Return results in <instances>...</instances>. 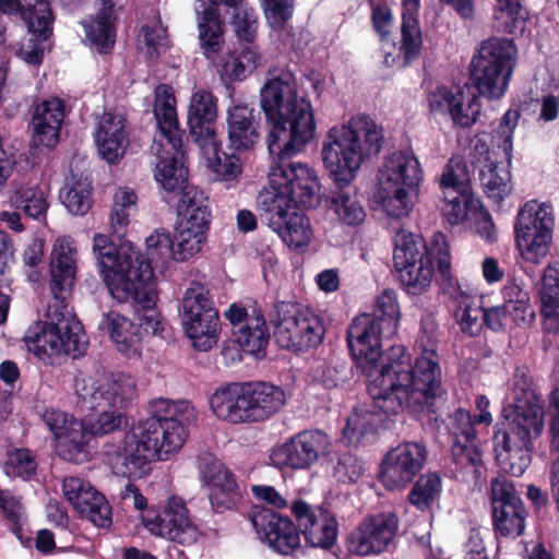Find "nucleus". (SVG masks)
<instances>
[{"mask_svg": "<svg viewBox=\"0 0 559 559\" xmlns=\"http://www.w3.org/2000/svg\"><path fill=\"white\" fill-rule=\"evenodd\" d=\"M261 108L272 124L267 136L271 158L267 187L260 191L257 205L261 221L293 249L308 247L312 230L309 218L296 205L314 207L320 203V183L309 165L293 162L316 135L311 103L297 93L290 72L269 79L260 91Z\"/></svg>", "mask_w": 559, "mask_h": 559, "instance_id": "1", "label": "nucleus"}, {"mask_svg": "<svg viewBox=\"0 0 559 559\" xmlns=\"http://www.w3.org/2000/svg\"><path fill=\"white\" fill-rule=\"evenodd\" d=\"M395 332L370 313L356 317L347 331L348 347L368 379V393L384 412H417L440 395L441 370L435 349H424L415 361L403 345L383 355L381 340Z\"/></svg>", "mask_w": 559, "mask_h": 559, "instance_id": "2", "label": "nucleus"}, {"mask_svg": "<svg viewBox=\"0 0 559 559\" xmlns=\"http://www.w3.org/2000/svg\"><path fill=\"white\" fill-rule=\"evenodd\" d=\"M383 130L368 115L358 114L329 129L321 155L325 169L338 187L328 198V207L342 225L356 227L366 219L357 190L349 183L362 164L381 152Z\"/></svg>", "mask_w": 559, "mask_h": 559, "instance_id": "3", "label": "nucleus"}, {"mask_svg": "<svg viewBox=\"0 0 559 559\" xmlns=\"http://www.w3.org/2000/svg\"><path fill=\"white\" fill-rule=\"evenodd\" d=\"M151 416L139 420L124 435L123 448L106 451L114 474L135 476L151 462L166 461L186 442L187 429L197 418L188 401L155 399L150 403Z\"/></svg>", "mask_w": 559, "mask_h": 559, "instance_id": "4", "label": "nucleus"}, {"mask_svg": "<svg viewBox=\"0 0 559 559\" xmlns=\"http://www.w3.org/2000/svg\"><path fill=\"white\" fill-rule=\"evenodd\" d=\"M513 405L508 427L495 433V453L500 468L513 476L524 474L531 463L532 441L544 430V407L526 368H516L511 380Z\"/></svg>", "mask_w": 559, "mask_h": 559, "instance_id": "5", "label": "nucleus"}, {"mask_svg": "<svg viewBox=\"0 0 559 559\" xmlns=\"http://www.w3.org/2000/svg\"><path fill=\"white\" fill-rule=\"evenodd\" d=\"M73 390L72 403L83 415V428L92 439L126 425L122 409L138 396L135 378L122 371L80 372L74 378Z\"/></svg>", "mask_w": 559, "mask_h": 559, "instance_id": "6", "label": "nucleus"}, {"mask_svg": "<svg viewBox=\"0 0 559 559\" xmlns=\"http://www.w3.org/2000/svg\"><path fill=\"white\" fill-rule=\"evenodd\" d=\"M421 179L420 164L414 153L393 152L379 168L374 201L389 217H405L417 201Z\"/></svg>", "mask_w": 559, "mask_h": 559, "instance_id": "7", "label": "nucleus"}, {"mask_svg": "<svg viewBox=\"0 0 559 559\" xmlns=\"http://www.w3.org/2000/svg\"><path fill=\"white\" fill-rule=\"evenodd\" d=\"M520 119L516 109H509L502 116L492 134L493 144L504 154V162H499L496 152L490 151L487 142L477 139L472 152V163L478 170L480 185L489 199L500 203L512 192L511 159L513 152V133Z\"/></svg>", "mask_w": 559, "mask_h": 559, "instance_id": "8", "label": "nucleus"}, {"mask_svg": "<svg viewBox=\"0 0 559 559\" xmlns=\"http://www.w3.org/2000/svg\"><path fill=\"white\" fill-rule=\"evenodd\" d=\"M93 252L96 255L100 276L116 300H124L131 296L127 283L132 277L147 273L148 263L139 249L130 241H121L114 247L104 234H96L93 239Z\"/></svg>", "mask_w": 559, "mask_h": 559, "instance_id": "9", "label": "nucleus"}, {"mask_svg": "<svg viewBox=\"0 0 559 559\" xmlns=\"http://www.w3.org/2000/svg\"><path fill=\"white\" fill-rule=\"evenodd\" d=\"M516 55L512 39L492 37L483 41L471 64V76L480 95L498 99L506 94Z\"/></svg>", "mask_w": 559, "mask_h": 559, "instance_id": "10", "label": "nucleus"}, {"mask_svg": "<svg viewBox=\"0 0 559 559\" xmlns=\"http://www.w3.org/2000/svg\"><path fill=\"white\" fill-rule=\"evenodd\" d=\"M276 343L286 349L301 350L321 344L325 326L319 314L292 302H278L270 313Z\"/></svg>", "mask_w": 559, "mask_h": 559, "instance_id": "11", "label": "nucleus"}, {"mask_svg": "<svg viewBox=\"0 0 559 559\" xmlns=\"http://www.w3.org/2000/svg\"><path fill=\"white\" fill-rule=\"evenodd\" d=\"M554 225L552 206L547 202L530 200L520 209L514 228L524 261L539 264L548 254Z\"/></svg>", "mask_w": 559, "mask_h": 559, "instance_id": "12", "label": "nucleus"}, {"mask_svg": "<svg viewBox=\"0 0 559 559\" xmlns=\"http://www.w3.org/2000/svg\"><path fill=\"white\" fill-rule=\"evenodd\" d=\"M180 316L183 329L197 349L206 352L217 343L218 312L204 285L193 282L186 289Z\"/></svg>", "mask_w": 559, "mask_h": 559, "instance_id": "13", "label": "nucleus"}, {"mask_svg": "<svg viewBox=\"0 0 559 559\" xmlns=\"http://www.w3.org/2000/svg\"><path fill=\"white\" fill-rule=\"evenodd\" d=\"M28 352L45 364L52 365L64 356L76 358L87 345L82 326L68 331L67 324L34 323L24 336Z\"/></svg>", "mask_w": 559, "mask_h": 559, "instance_id": "14", "label": "nucleus"}, {"mask_svg": "<svg viewBox=\"0 0 559 559\" xmlns=\"http://www.w3.org/2000/svg\"><path fill=\"white\" fill-rule=\"evenodd\" d=\"M393 261L402 284L409 294L426 292L432 282V258L423 238L401 230L394 239Z\"/></svg>", "mask_w": 559, "mask_h": 559, "instance_id": "15", "label": "nucleus"}, {"mask_svg": "<svg viewBox=\"0 0 559 559\" xmlns=\"http://www.w3.org/2000/svg\"><path fill=\"white\" fill-rule=\"evenodd\" d=\"M426 102L431 116L450 118L454 126L469 128L481 111L479 96L468 85H437L428 91Z\"/></svg>", "mask_w": 559, "mask_h": 559, "instance_id": "16", "label": "nucleus"}, {"mask_svg": "<svg viewBox=\"0 0 559 559\" xmlns=\"http://www.w3.org/2000/svg\"><path fill=\"white\" fill-rule=\"evenodd\" d=\"M142 524L152 535L182 546L195 544L201 536L185 501L177 497L168 499L162 510H147Z\"/></svg>", "mask_w": 559, "mask_h": 559, "instance_id": "17", "label": "nucleus"}, {"mask_svg": "<svg viewBox=\"0 0 559 559\" xmlns=\"http://www.w3.org/2000/svg\"><path fill=\"white\" fill-rule=\"evenodd\" d=\"M428 451L419 441H405L392 448L380 464L379 480L391 491L405 488L424 468Z\"/></svg>", "mask_w": 559, "mask_h": 559, "instance_id": "18", "label": "nucleus"}, {"mask_svg": "<svg viewBox=\"0 0 559 559\" xmlns=\"http://www.w3.org/2000/svg\"><path fill=\"white\" fill-rule=\"evenodd\" d=\"M43 419L56 438V449L61 457L74 463H83L91 457L92 438L81 420L59 409H47Z\"/></svg>", "mask_w": 559, "mask_h": 559, "instance_id": "19", "label": "nucleus"}, {"mask_svg": "<svg viewBox=\"0 0 559 559\" xmlns=\"http://www.w3.org/2000/svg\"><path fill=\"white\" fill-rule=\"evenodd\" d=\"M234 328V335L240 348L258 358L265 355L269 330L264 314L255 301L246 306L233 304L224 313Z\"/></svg>", "mask_w": 559, "mask_h": 559, "instance_id": "20", "label": "nucleus"}, {"mask_svg": "<svg viewBox=\"0 0 559 559\" xmlns=\"http://www.w3.org/2000/svg\"><path fill=\"white\" fill-rule=\"evenodd\" d=\"M490 488L495 532L502 537L520 536L527 512L513 484L504 477H497L492 479Z\"/></svg>", "mask_w": 559, "mask_h": 559, "instance_id": "21", "label": "nucleus"}, {"mask_svg": "<svg viewBox=\"0 0 559 559\" xmlns=\"http://www.w3.org/2000/svg\"><path fill=\"white\" fill-rule=\"evenodd\" d=\"M330 445L328 435L320 430H305L275 448L270 460L277 467L309 468L329 453Z\"/></svg>", "mask_w": 559, "mask_h": 559, "instance_id": "22", "label": "nucleus"}, {"mask_svg": "<svg viewBox=\"0 0 559 559\" xmlns=\"http://www.w3.org/2000/svg\"><path fill=\"white\" fill-rule=\"evenodd\" d=\"M397 527L399 521L393 513L367 518L348 535L347 548L358 556L380 554L393 542Z\"/></svg>", "mask_w": 559, "mask_h": 559, "instance_id": "23", "label": "nucleus"}, {"mask_svg": "<svg viewBox=\"0 0 559 559\" xmlns=\"http://www.w3.org/2000/svg\"><path fill=\"white\" fill-rule=\"evenodd\" d=\"M62 493L81 518L98 527H108L111 524L109 503L88 480L79 476H67L62 480Z\"/></svg>", "mask_w": 559, "mask_h": 559, "instance_id": "24", "label": "nucleus"}, {"mask_svg": "<svg viewBox=\"0 0 559 559\" xmlns=\"http://www.w3.org/2000/svg\"><path fill=\"white\" fill-rule=\"evenodd\" d=\"M306 544L311 548L329 550L337 538L338 524L326 510L313 507L301 499L290 506Z\"/></svg>", "mask_w": 559, "mask_h": 559, "instance_id": "25", "label": "nucleus"}, {"mask_svg": "<svg viewBox=\"0 0 559 559\" xmlns=\"http://www.w3.org/2000/svg\"><path fill=\"white\" fill-rule=\"evenodd\" d=\"M475 418L468 411L456 409L449 418V432L452 436V456L462 468L471 467L476 474L481 465L480 441L475 429Z\"/></svg>", "mask_w": 559, "mask_h": 559, "instance_id": "26", "label": "nucleus"}, {"mask_svg": "<svg viewBox=\"0 0 559 559\" xmlns=\"http://www.w3.org/2000/svg\"><path fill=\"white\" fill-rule=\"evenodd\" d=\"M251 522L260 538L275 551L293 555L300 548L299 532L288 518L264 509L253 513Z\"/></svg>", "mask_w": 559, "mask_h": 559, "instance_id": "27", "label": "nucleus"}, {"mask_svg": "<svg viewBox=\"0 0 559 559\" xmlns=\"http://www.w3.org/2000/svg\"><path fill=\"white\" fill-rule=\"evenodd\" d=\"M227 136L230 147L245 152L260 141V115L239 98L230 97L226 109Z\"/></svg>", "mask_w": 559, "mask_h": 559, "instance_id": "28", "label": "nucleus"}, {"mask_svg": "<svg viewBox=\"0 0 559 559\" xmlns=\"http://www.w3.org/2000/svg\"><path fill=\"white\" fill-rule=\"evenodd\" d=\"M198 464L212 504L223 509L235 507L240 499V491L230 472L211 453H202Z\"/></svg>", "mask_w": 559, "mask_h": 559, "instance_id": "29", "label": "nucleus"}, {"mask_svg": "<svg viewBox=\"0 0 559 559\" xmlns=\"http://www.w3.org/2000/svg\"><path fill=\"white\" fill-rule=\"evenodd\" d=\"M182 138L178 142L168 143L167 140H154L151 146L152 154L156 157L154 168L155 180L169 192L182 189L188 177V170L182 162Z\"/></svg>", "mask_w": 559, "mask_h": 559, "instance_id": "30", "label": "nucleus"}, {"mask_svg": "<svg viewBox=\"0 0 559 559\" xmlns=\"http://www.w3.org/2000/svg\"><path fill=\"white\" fill-rule=\"evenodd\" d=\"M95 144L99 156L108 164H117L129 145L127 120L118 112H104L96 124Z\"/></svg>", "mask_w": 559, "mask_h": 559, "instance_id": "31", "label": "nucleus"}, {"mask_svg": "<svg viewBox=\"0 0 559 559\" xmlns=\"http://www.w3.org/2000/svg\"><path fill=\"white\" fill-rule=\"evenodd\" d=\"M31 37L21 45L16 55L28 64H39L46 40L51 33L52 15L47 0H37L25 17Z\"/></svg>", "mask_w": 559, "mask_h": 559, "instance_id": "32", "label": "nucleus"}, {"mask_svg": "<svg viewBox=\"0 0 559 559\" xmlns=\"http://www.w3.org/2000/svg\"><path fill=\"white\" fill-rule=\"evenodd\" d=\"M141 276L132 277L127 283V288L131 290V296L124 300H117L118 302L133 301L140 306L142 313L139 316V329H142L146 334L156 335L162 330V321L159 313L154 309L156 302V292L153 282V271L147 269V273H141Z\"/></svg>", "mask_w": 559, "mask_h": 559, "instance_id": "33", "label": "nucleus"}, {"mask_svg": "<svg viewBox=\"0 0 559 559\" xmlns=\"http://www.w3.org/2000/svg\"><path fill=\"white\" fill-rule=\"evenodd\" d=\"M216 117L217 106L214 95L205 88L194 90L188 108V124L195 143L212 141L217 136Z\"/></svg>", "mask_w": 559, "mask_h": 559, "instance_id": "34", "label": "nucleus"}, {"mask_svg": "<svg viewBox=\"0 0 559 559\" xmlns=\"http://www.w3.org/2000/svg\"><path fill=\"white\" fill-rule=\"evenodd\" d=\"M79 252L70 236H60L52 243L49 257L50 289L71 288L78 271Z\"/></svg>", "mask_w": 559, "mask_h": 559, "instance_id": "35", "label": "nucleus"}, {"mask_svg": "<svg viewBox=\"0 0 559 559\" xmlns=\"http://www.w3.org/2000/svg\"><path fill=\"white\" fill-rule=\"evenodd\" d=\"M64 119V104L53 97L35 107L32 118L33 142L36 145L53 147L58 140Z\"/></svg>", "mask_w": 559, "mask_h": 559, "instance_id": "36", "label": "nucleus"}, {"mask_svg": "<svg viewBox=\"0 0 559 559\" xmlns=\"http://www.w3.org/2000/svg\"><path fill=\"white\" fill-rule=\"evenodd\" d=\"M99 330L108 334L116 348L128 357H139L142 348L140 329L126 316L110 310L103 314Z\"/></svg>", "mask_w": 559, "mask_h": 559, "instance_id": "37", "label": "nucleus"}, {"mask_svg": "<svg viewBox=\"0 0 559 559\" xmlns=\"http://www.w3.org/2000/svg\"><path fill=\"white\" fill-rule=\"evenodd\" d=\"M248 423L264 420L286 402L285 392L266 382L245 383Z\"/></svg>", "mask_w": 559, "mask_h": 559, "instance_id": "38", "label": "nucleus"}, {"mask_svg": "<svg viewBox=\"0 0 559 559\" xmlns=\"http://www.w3.org/2000/svg\"><path fill=\"white\" fill-rule=\"evenodd\" d=\"M371 400H373L371 397ZM431 404L427 405L429 407ZM426 406L420 409L423 412ZM409 411L411 409H403ZM402 413V411H401ZM412 413H414L412 411ZM416 413H419L417 411ZM396 413H388L374 405V401L370 405L362 404L353 408L350 415L346 419V425L343 429L344 437L349 443L358 442L361 438L377 432L381 427L384 426L385 419L389 416L397 415Z\"/></svg>", "mask_w": 559, "mask_h": 559, "instance_id": "39", "label": "nucleus"}, {"mask_svg": "<svg viewBox=\"0 0 559 559\" xmlns=\"http://www.w3.org/2000/svg\"><path fill=\"white\" fill-rule=\"evenodd\" d=\"M154 117L157 124V133L154 140H167L168 143L178 142L182 138L179 128L176 98L170 85L160 84L154 91Z\"/></svg>", "mask_w": 559, "mask_h": 559, "instance_id": "40", "label": "nucleus"}, {"mask_svg": "<svg viewBox=\"0 0 559 559\" xmlns=\"http://www.w3.org/2000/svg\"><path fill=\"white\" fill-rule=\"evenodd\" d=\"M245 383H231L214 391L210 407L221 420L230 424L248 423Z\"/></svg>", "mask_w": 559, "mask_h": 559, "instance_id": "41", "label": "nucleus"}, {"mask_svg": "<svg viewBox=\"0 0 559 559\" xmlns=\"http://www.w3.org/2000/svg\"><path fill=\"white\" fill-rule=\"evenodd\" d=\"M115 20L114 3L111 0H105L100 1L95 14L88 15L81 22L86 40L99 52H106L115 44Z\"/></svg>", "mask_w": 559, "mask_h": 559, "instance_id": "42", "label": "nucleus"}, {"mask_svg": "<svg viewBox=\"0 0 559 559\" xmlns=\"http://www.w3.org/2000/svg\"><path fill=\"white\" fill-rule=\"evenodd\" d=\"M447 293L455 306L453 316L461 332L468 336L479 334L483 328V309L476 297L459 284H450Z\"/></svg>", "mask_w": 559, "mask_h": 559, "instance_id": "43", "label": "nucleus"}, {"mask_svg": "<svg viewBox=\"0 0 559 559\" xmlns=\"http://www.w3.org/2000/svg\"><path fill=\"white\" fill-rule=\"evenodd\" d=\"M501 306L515 328L527 329L535 320L536 312L528 290L515 280H508L501 288Z\"/></svg>", "mask_w": 559, "mask_h": 559, "instance_id": "44", "label": "nucleus"}, {"mask_svg": "<svg viewBox=\"0 0 559 559\" xmlns=\"http://www.w3.org/2000/svg\"><path fill=\"white\" fill-rule=\"evenodd\" d=\"M544 329L548 333L559 331V266L549 264L543 274L539 288Z\"/></svg>", "mask_w": 559, "mask_h": 559, "instance_id": "45", "label": "nucleus"}, {"mask_svg": "<svg viewBox=\"0 0 559 559\" xmlns=\"http://www.w3.org/2000/svg\"><path fill=\"white\" fill-rule=\"evenodd\" d=\"M210 167L216 176L224 181L236 179L242 171L240 158L235 154H226L221 150V143L216 138L199 144Z\"/></svg>", "mask_w": 559, "mask_h": 559, "instance_id": "46", "label": "nucleus"}, {"mask_svg": "<svg viewBox=\"0 0 559 559\" xmlns=\"http://www.w3.org/2000/svg\"><path fill=\"white\" fill-rule=\"evenodd\" d=\"M200 46L207 59L214 60L224 44L222 22L215 8H206L199 20Z\"/></svg>", "mask_w": 559, "mask_h": 559, "instance_id": "47", "label": "nucleus"}, {"mask_svg": "<svg viewBox=\"0 0 559 559\" xmlns=\"http://www.w3.org/2000/svg\"><path fill=\"white\" fill-rule=\"evenodd\" d=\"M261 64V56L254 46H245L227 55L222 73L234 81L245 80Z\"/></svg>", "mask_w": 559, "mask_h": 559, "instance_id": "48", "label": "nucleus"}, {"mask_svg": "<svg viewBox=\"0 0 559 559\" xmlns=\"http://www.w3.org/2000/svg\"><path fill=\"white\" fill-rule=\"evenodd\" d=\"M138 47L150 60H156L168 49L167 31L158 16H154L141 26Z\"/></svg>", "mask_w": 559, "mask_h": 559, "instance_id": "49", "label": "nucleus"}, {"mask_svg": "<svg viewBox=\"0 0 559 559\" xmlns=\"http://www.w3.org/2000/svg\"><path fill=\"white\" fill-rule=\"evenodd\" d=\"M138 212V195L129 187H120L114 194V204L110 213V228L114 234L122 236L130 218Z\"/></svg>", "mask_w": 559, "mask_h": 559, "instance_id": "50", "label": "nucleus"}, {"mask_svg": "<svg viewBox=\"0 0 559 559\" xmlns=\"http://www.w3.org/2000/svg\"><path fill=\"white\" fill-rule=\"evenodd\" d=\"M442 480L436 473L423 474L408 493V501L420 511L429 510L441 495Z\"/></svg>", "mask_w": 559, "mask_h": 559, "instance_id": "51", "label": "nucleus"}, {"mask_svg": "<svg viewBox=\"0 0 559 559\" xmlns=\"http://www.w3.org/2000/svg\"><path fill=\"white\" fill-rule=\"evenodd\" d=\"M417 14L418 10L403 8L401 52L403 53L405 63L419 55L423 45V35Z\"/></svg>", "mask_w": 559, "mask_h": 559, "instance_id": "52", "label": "nucleus"}, {"mask_svg": "<svg viewBox=\"0 0 559 559\" xmlns=\"http://www.w3.org/2000/svg\"><path fill=\"white\" fill-rule=\"evenodd\" d=\"M11 204L35 219H44L48 203L46 194L37 187H21L10 198Z\"/></svg>", "mask_w": 559, "mask_h": 559, "instance_id": "53", "label": "nucleus"}, {"mask_svg": "<svg viewBox=\"0 0 559 559\" xmlns=\"http://www.w3.org/2000/svg\"><path fill=\"white\" fill-rule=\"evenodd\" d=\"M91 190L87 179L73 181L61 190V202L70 213L85 215L92 205Z\"/></svg>", "mask_w": 559, "mask_h": 559, "instance_id": "54", "label": "nucleus"}, {"mask_svg": "<svg viewBox=\"0 0 559 559\" xmlns=\"http://www.w3.org/2000/svg\"><path fill=\"white\" fill-rule=\"evenodd\" d=\"M370 316L377 318L380 323L384 324V330L396 333L401 311L395 290L383 289L378 295L373 313H370Z\"/></svg>", "mask_w": 559, "mask_h": 559, "instance_id": "55", "label": "nucleus"}, {"mask_svg": "<svg viewBox=\"0 0 559 559\" xmlns=\"http://www.w3.org/2000/svg\"><path fill=\"white\" fill-rule=\"evenodd\" d=\"M148 265H165L175 260V242L170 234L165 229H156L145 239ZM152 269V266H150Z\"/></svg>", "mask_w": 559, "mask_h": 559, "instance_id": "56", "label": "nucleus"}, {"mask_svg": "<svg viewBox=\"0 0 559 559\" xmlns=\"http://www.w3.org/2000/svg\"><path fill=\"white\" fill-rule=\"evenodd\" d=\"M477 201L474 200L472 193H459L442 195L441 213L445 221L456 226L464 223L472 209L476 207Z\"/></svg>", "mask_w": 559, "mask_h": 559, "instance_id": "57", "label": "nucleus"}, {"mask_svg": "<svg viewBox=\"0 0 559 559\" xmlns=\"http://www.w3.org/2000/svg\"><path fill=\"white\" fill-rule=\"evenodd\" d=\"M207 233L177 226L175 235V261L185 262L202 250Z\"/></svg>", "mask_w": 559, "mask_h": 559, "instance_id": "58", "label": "nucleus"}, {"mask_svg": "<svg viewBox=\"0 0 559 559\" xmlns=\"http://www.w3.org/2000/svg\"><path fill=\"white\" fill-rule=\"evenodd\" d=\"M70 288H61L52 293V299L49 301L45 317V321L37 323H47L51 325L67 324L68 331L73 326H81L80 323L73 318L72 310L67 302V292Z\"/></svg>", "mask_w": 559, "mask_h": 559, "instance_id": "59", "label": "nucleus"}, {"mask_svg": "<svg viewBox=\"0 0 559 559\" xmlns=\"http://www.w3.org/2000/svg\"><path fill=\"white\" fill-rule=\"evenodd\" d=\"M230 23L239 40L253 43L258 29V15L253 8L246 3L240 5L235 10Z\"/></svg>", "mask_w": 559, "mask_h": 559, "instance_id": "60", "label": "nucleus"}, {"mask_svg": "<svg viewBox=\"0 0 559 559\" xmlns=\"http://www.w3.org/2000/svg\"><path fill=\"white\" fill-rule=\"evenodd\" d=\"M37 468V463L27 449H15L8 453L4 472L10 477L28 479Z\"/></svg>", "mask_w": 559, "mask_h": 559, "instance_id": "61", "label": "nucleus"}, {"mask_svg": "<svg viewBox=\"0 0 559 559\" xmlns=\"http://www.w3.org/2000/svg\"><path fill=\"white\" fill-rule=\"evenodd\" d=\"M0 509L12 532L17 534L26 523V514L21 500L9 490L0 489Z\"/></svg>", "mask_w": 559, "mask_h": 559, "instance_id": "62", "label": "nucleus"}, {"mask_svg": "<svg viewBox=\"0 0 559 559\" xmlns=\"http://www.w3.org/2000/svg\"><path fill=\"white\" fill-rule=\"evenodd\" d=\"M440 189L442 195L459 193H471L468 180L463 167L457 164H449L440 178Z\"/></svg>", "mask_w": 559, "mask_h": 559, "instance_id": "63", "label": "nucleus"}, {"mask_svg": "<svg viewBox=\"0 0 559 559\" xmlns=\"http://www.w3.org/2000/svg\"><path fill=\"white\" fill-rule=\"evenodd\" d=\"M364 473V462L352 453L342 454L334 467L335 477L344 484L357 483Z\"/></svg>", "mask_w": 559, "mask_h": 559, "instance_id": "64", "label": "nucleus"}]
</instances>
